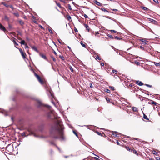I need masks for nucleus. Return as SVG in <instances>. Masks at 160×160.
<instances>
[{
	"label": "nucleus",
	"mask_w": 160,
	"mask_h": 160,
	"mask_svg": "<svg viewBox=\"0 0 160 160\" xmlns=\"http://www.w3.org/2000/svg\"><path fill=\"white\" fill-rule=\"evenodd\" d=\"M155 158L157 160H160V158L158 157H156Z\"/></svg>",
	"instance_id": "nucleus-40"
},
{
	"label": "nucleus",
	"mask_w": 160,
	"mask_h": 160,
	"mask_svg": "<svg viewBox=\"0 0 160 160\" xmlns=\"http://www.w3.org/2000/svg\"><path fill=\"white\" fill-rule=\"evenodd\" d=\"M96 58L97 59H98V60H100L101 59V58L99 57L98 56H97L96 57Z\"/></svg>",
	"instance_id": "nucleus-34"
},
{
	"label": "nucleus",
	"mask_w": 160,
	"mask_h": 160,
	"mask_svg": "<svg viewBox=\"0 0 160 160\" xmlns=\"http://www.w3.org/2000/svg\"><path fill=\"white\" fill-rule=\"evenodd\" d=\"M136 83L139 86H142L143 84V83L141 81H138Z\"/></svg>",
	"instance_id": "nucleus-12"
},
{
	"label": "nucleus",
	"mask_w": 160,
	"mask_h": 160,
	"mask_svg": "<svg viewBox=\"0 0 160 160\" xmlns=\"http://www.w3.org/2000/svg\"><path fill=\"white\" fill-rule=\"evenodd\" d=\"M84 25L85 26V27L86 28V29L87 30L88 32H89L90 30V28L89 26L88 25H87L86 24H84Z\"/></svg>",
	"instance_id": "nucleus-11"
},
{
	"label": "nucleus",
	"mask_w": 160,
	"mask_h": 160,
	"mask_svg": "<svg viewBox=\"0 0 160 160\" xmlns=\"http://www.w3.org/2000/svg\"><path fill=\"white\" fill-rule=\"evenodd\" d=\"M101 10L105 12H108V11L104 8H101Z\"/></svg>",
	"instance_id": "nucleus-16"
},
{
	"label": "nucleus",
	"mask_w": 160,
	"mask_h": 160,
	"mask_svg": "<svg viewBox=\"0 0 160 160\" xmlns=\"http://www.w3.org/2000/svg\"><path fill=\"white\" fill-rule=\"evenodd\" d=\"M152 153H153V154L155 155H158V153L156 151H155L154 150H153L152 151Z\"/></svg>",
	"instance_id": "nucleus-21"
},
{
	"label": "nucleus",
	"mask_w": 160,
	"mask_h": 160,
	"mask_svg": "<svg viewBox=\"0 0 160 160\" xmlns=\"http://www.w3.org/2000/svg\"><path fill=\"white\" fill-rule=\"evenodd\" d=\"M142 41V45H144L146 44V43L145 42L143 41Z\"/></svg>",
	"instance_id": "nucleus-36"
},
{
	"label": "nucleus",
	"mask_w": 160,
	"mask_h": 160,
	"mask_svg": "<svg viewBox=\"0 0 160 160\" xmlns=\"http://www.w3.org/2000/svg\"><path fill=\"white\" fill-rule=\"evenodd\" d=\"M19 51L21 53V54L22 56V57H23V58H25L26 54L23 52L22 50L21 49H19Z\"/></svg>",
	"instance_id": "nucleus-6"
},
{
	"label": "nucleus",
	"mask_w": 160,
	"mask_h": 160,
	"mask_svg": "<svg viewBox=\"0 0 160 160\" xmlns=\"http://www.w3.org/2000/svg\"><path fill=\"white\" fill-rule=\"evenodd\" d=\"M97 133L98 135H100L101 134L99 132H97Z\"/></svg>",
	"instance_id": "nucleus-53"
},
{
	"label": "nucleus",
	"mask_w": 160,
	"mask_h": 160,
	"mask_svg": "<svg viewBox=\"0 0 160 160\" xmlns=\"http://www.w3.org/2000/svg\"><path fill=\"white\" fill-rule=\"evenodd\" d=\"M33 22H34V23H35L36 24H37L38 23L37 21L35 20L33 21Z\"/></svg>",
	"instance_id": "nucleus-49"
},
{
	"label": "nucleus",
	"mask_w": 160,
	"mask_h": 160,
	"mask_svg": "<svg viewBox=\"0 0 160 160\" xmlns=\"http://www.w3.org/2000/svg\"><path fill=\"white\" fill-rule=\"evenodd\" d=\"M73 132L77 136H78V135H77V133L76 132H75V131H73Z\"/></svg>",
	"instance_id": "nucleus-50"
},
{
	"label": "nucleus",
	"mask_w": 160,
	"mask_h": 160,
	"mask_svg": "<svg viewBox=\"0 0 160 160\" xmlns=\"http://www.w3.org/2000/svg\"><path fill=\"white\" fill-rule=\"evenodd\" d=\"M107 36H108V37L110 38V39H113V36L112 35H111L110 34H108L107 35Z\"/></svg>",
	"instance_id": "nucleus-20"
},
{
	"label": "nucleus",
	"mask_w": 160,
	"mask_h": 160,
	"mask_svg": "<svg viewBox=\"0 0 160 160\" xmlns=\"http://www.w3.org/2000/svg\"><path fill=\"white\" fill-rule=\"evenodd\" d=\"M22 136H26L25 135V132L22 133Z\"/></svg>",
	"instance_id": "nucleus-44"
},
{
	"label": "nucleus",
	"mask_w": 160,
	"mask_h": 160,
	"mask_svg": "<svg viewBox=\"0 0 160 160\" xmlns=\"http://www.w3.org/2000/svg\"><path fill=\"white\" fill-rule=\"evenodd\" d=\"M66 18L69 21H70V20L71 19V17L69 14L67 15Z\"/></svg>",
	"instance_id": "nucleus-14"
},
{
	"label": "nucleus",
	"mask_w": 160,
	"mask_h": 160,
	"mask_svg": "<svg viewBox=\"0 0 160 160\" xmlns=\"http://www.w3.org/2000/svg\"><path fill=\"white\" fill-rule=\"evenodd\" d=\"M133 153L136 154H138L137 152L135 150H133Z\"/></svg>",
	"instance_id": "nucleus-39"
},
{
	"label": "nucleus",
	"mask_w": 160,
	"mask_h": 160,
	"mask_svg": "<svg viewBox=\"0 0 160 160\" xmlns=\"http://www.w3.org/2000/svg\"><path fill=\"white\" fill-rule=\"evenodd\" d=\"M95 3L98 5L99 6H101L102 5V4L100 3V2H98L97 1H96V2Z\"/></svg>",
	"instance_id": "nucleus-18"
},
{
	"label": "nucleus",
	"mask_w": 160,
	"mask_h": 160,
	"mask_svg": "<svg viewBox=\"0 0 160 160\" xmlns=\"http://www.w3.org/2000/svg\"><path fill=\"white\" fill-rule=\"evenodd\" d=\"M143 118L145 119H146V120H149V119L148 118V117L146 115H145V114L144 115Z\"/></svg>",
	"instance_id": "nucleus-26"
},
{
	"label": "nucleus",
	"mask_w": 160,
	"mask_h": 160,
	"mask_svg": "<svg viewBox=\"0 0 160 160\" xmlns=\"http://www.w3.org/2000/svg\"><path fill=\"white\" fill-rule=\"evenodd\" d=\"M112 71L113 73H115L116 74H117L118 73L117 71L116 70H112Z\"/></svg>",
	"instance_id": "nucleus-31"
},
{
	"label": "nucleus",
	"mask_w": 160,
	"mask_h": 160,
	"mask_svg": "<svg viewBox=\"0 0 160 160\" xmlns=\"http://www.w3.org/2000/svg\"><path fill=\"white\" fill-rule=\"evenodd\" d=\"M48 116L49 117H52L53 116V117L55 118H57L56 117V113L54 112L53 111H51L50 113L48 114Z\"/></svg>",
	"instance_id": "nucleus-3"
},
{
	"label": "nucleus",
	"mask_w": 160,
	"mask_h": 160,
	"mask_svg": "<svg viewBox=\"0 0 160 160\" xmlns=\"http://www.w3.org/2000/svg\"><path fill=\"white\" fill-rule=\"evenodd\" d=\"M68 9L70 10H72V8H71V5H70V4H68Z\"/></svg>",
	"instance_id": "nucleus-28"
},
{
	"label": "nucleus",
	"mask_w": 160,
	"mask_h": 160,
	"mask_svg": "<svg viewBox=\"0 0 160 160\" xmlns=\"http://www.w3.org/2000/svg\"><path fill=\"white\" fill-rule=\"evenodd\" d=\"M114 37H115V38L116 39H120V38H118V37L117 36H114Z\"/></svg>",
	"instance_id": "nucleus-43"
},
{
	"label": "nucleus",
	"mask_w": 160,
	"mask_h": 160,
	"mask_svg": "<svg viewBox=\"0 0 160 160\" xmlns=\"http://www.w3.org/2000/svg\"><path fill=\"white\" fill-rule=\"evenodd\" d=\"M0 29L1 30L4 31L5 33L6 32H7V30L2 25L1 23H0Z\"/></svg>",
	"instance_id": "nucleus-5"
},
{
	"label": "nucleus",
	"mask_w": 160,
	"mask_h": 160,
	"mask_svg": "<svg viewBox=\"0 0 160 160\" xmlns=\"http://www.w3.org/2000/svg\"><path fill=\"white\" fill-rule=\"evenodd\" d=\"M152 104H154L155 105H156L157 103L154 101H152Z\"/></svg>",
	"instance_id": "nucleus-47"
},
{
	"label": "nucleus",
	"mask_w": 160,
	"mask_h": 160,
	"mask_svg": "<svg viewBox=\"0 0 160 160\" xmlns=\"http://www.w3.org/2000/svg\"><path fill=\"white\" fill-rule=\"evenodd\" d=\"M109 88H110V89H111L112 90H114V88L112 86H110Z\"/></svg>",
	"instance_id": "nucleus-32"
},
{
	"label": "nucleus",
	"mask_w": 160,
	"mask_h": 160,
	"mask_svg": "<svg viewBox=\"0 0 160 160\" xmlns=\"http://www.w3.org/2000/svg\"><path fill=\"white\" fill-rule=\"evenodd\" d=\"M80 43L82 47H84V48L85 47L86 44L85 43H83L82 42H81Z\"/></svg>",
	"instance_id": "nucleus-24"
},
{
	"label": "nucleus",
	"mask_w": 160,
	"mask_h": 160,
	"mask_svg": "<svg viewBox=\"0 0 160 160\" xmlns=\"http://www.w3.org/2000/svg\"><path fill=\"white\" fill-rule=\"evenodd\" d=\"M41 28L42 29H43V28L42 26H41Z\"/></svg>",
	"instance_id": "nucleus-63"
},
{
	"label": "nucleus",
	"mask_w": 160,
	"mask_h": 160,
	"mask_svg": "<svg viewBox=\"0 0 160 160\" xmlns=\"http://www.w3.org/2000/svg\"><path fill=\"white\" fill-rule=\"evenodd\" d=\"M149 160H153V159H152L151 158L149 159Z\"/></svg>",
	"instance_id": "nucleus-64"
},
{
	"label": "nucleus",
	"mask_w": 160,
	"mask_h": 160,
	"mask_svg": "<svg viewBox=\"0 0 160 160\" xmlns=\"http://www.w3.org/2000/svg\"><path fill=\"white\" fill-rule=\"evenodd\" d=\"M41 56L44 59H46V58L45 55L42 54L41 55Z\"/></svg>",
	"instance_id": "nucleus-29"
},
{
	"label": "nucleus",
	"mask_w": 160,
	"mask_h": 160,
	"mask_svg": "<svg viewBox=\"0 0 160 160\" xmlns=\"http://www.w3.org/2000/svg\"><path fill=\"white\" fill-rule=\"evenodd\" d=\"M117 144L118 145H120L118 141H117Z\"/></svg>",
	"instance_id": "nucleus-59"
},
{
	"label": "nucleus",
	"mask_w": 160,
	"mask_h": 160,
	"mask_svg": "<svg viewBox=\"0 0 160 160\" xmlns=\"http://www.w3.org/2000/svg\"><path fill=\"white\" fill-rule=\"evenodd\" d=\"M10 6V8H12V10H13V12H14V11H15H15H14V10H16V8H14L12 6V5H10V6Z\"/></svg>",
	"instance_id": "nucleus-22"
},
{
	"label": "nucleus",
	"mask_w": 160,
	"mask_h": 160,
	"mask_svg": "<svg viewBox=\"0 0 160 160\" xmlns=\"http://www.w3.org/2000/svg\"><path fill=\"white\" fill-rule=\"evenodd\" d=\"M57 5L58 7H59L60 8H62V7L61 6V4L60 3H57Z\"/></svg>",
	"instance_id": "nucleus-27"
},
{
	"label": "nucleus",
	"mask_w": 160,
	"mask_h": 160,
	"mask_svg": "<svg viewBox=\"0 0 160 160\" xmlns=\"http://www.w3.org/2000/svg\"><path fill=\"white\" fill-rule=\"evenodd\" d=\"M6 149L9 152H11L13 151V147L12 145L8 144L6 148Z\"/></svg>",
	"instance_id": "nucleus-2"
},
{
	"label": "nucleus",
	"mask_w": 160,
	"mask_h": 160,
	"mask_svg": "<svg viewBox=\"0 0 160 160\" xmlns=\"http://www.w3.org/2000/svg\"><path fill=\"white\" fill-rule=\"evenodd\" d=\"M135 63L137 65H139L140 64V62L137 61H135Z\"/></svg>",
	"instance_id": "nucleus-30"
},
{
	"label": "nucleus",
	"mask_w": 160,
	"mask_h": 160,
	"mask_svg": "<svg viewBox=\"0 0 160 160\" xmlns=\"http://www.w3.org/2000/svg\"><path fill=\"white\" fill-rule=\"evenodd\" d=\"M110 90L108 89H107L106 90V92L109 93H110Z\"/></svg>",
	"instance_id": "nucleus-42"
},
{
	"label": "nucleus",
	"mask_w": 160,
	"mask_h": 160,
	"mask_svg": "<svg viewBox=\"0 0 160 160\" xmlns=\"http://www.w3.org/2000/svg\"><path fill=\"white\" fill-rule=\"evenodd\" d=\"M113 10L114 11H118V10L115 9H113Z\"/></svg>",
	"instance_id": "nucleus-54"
},
{
	"label": "nucleus",
	"mask_w": 160,
	"mask_h": 160,
	"mask_svg": "<svg viewBox=\"0 0 160 160\" xmlns=\"http://www.w3.org/2000/svg\"><path fill=\"white\" fill-rule=\"evenodd\" d=\"M2 4H3V5H4V6H5L7 8H8L9 6L6 3L4 2H2Z\"/></svg>",
	"instance_id": "nucleus-17"
},
{
	"label": "nucleus",
	"mask_w": 160,
	"mask_h": 160,
	"mask_svg": "<svg viewBox=\"0 0 160 160\" xmlns=\"http://www.w3.org/2000/svg\"><path fill=\"white\" fill-rule=\"evenodd\" d=\"M32 48L35 51H36L37 52H38V50L37 48L35 46H31Z\"/></svg>",
	"instance_id": "nucleus-9"
},
{
	"label": "nucleus",
	"mask_w": 160,
	"mask_h": 160,
	"mask_svg": "<svg viewBox=\"0 0 160 160\" xmlns=\"http://www.w3.org/2000/svg\"><path fill=\"white\" fill-rule=\"evenodd\" d=\"M6 112V111L3 110V111H2V113Z\"/></svg>",
	"instance_id": "nucleus-62"
},
{
	"label": "nucleus",
	"mask_w": 160,
	"mask_h": 160,
	"mask_svg": "<svg viewBox=\"0 0 160 160\" xmlns=\"http://www.w3.org/2000/svg\"><path fill=\"white\" fill-rule=\"evenodd\" d=\"M153 63L157 66H160V63L158 62H153Z\"/></svg>",
	"instance_id": "nucleus-15"
},
{
	"label": "nucleus",
	"mask_w": 160,
	"mask_h": 160,
	"mask_svg": "<svg viewBox=\"0 0 160 160\" xmlns=\"http://www.w3.org/2000/svg\"><path fill=\"white\" fill-rule=\"evenodd\" d=\"M63 126L62 125V123L59 120H58L56 126L53 129H55L58 133L59 136L57 138H60L62 140L64 139L63 136Z\"/></svg>",
	"instance_id": "nucleus-1"
},
{
	"label": "nucleus",
	"mask_w": 160,
	"mask_h": 160,
	"mask_svg": "<svg viewBox=\"0 0 160 160\" xmlns=\"http://www.w3.org/2000/svg\"><path fill=\"white\" fill-rule=\"evenodd\" d=\"M95 158V159L96 160H99V159H98V158Z\"/></svg>",
	"instance_id": "nucleus-60"
},
{
	"label": "nucleus",
	"mask_w": 160,
	"mask_h": 160,
	"mask_svg": "<svg viewBox=\"0 0 160 160\" xmlns=\"http://www.w3.org/2000/svg\"><path fill=\"white\" fill-rule=\"evenodd\" d=\"M109 31L111 33H117V35L119 34V33L117 32L115 30H109Z\"/></svg>",
	"instance_id": "nucleus-13"
},
{
	"label": "nucleus",
	"mask_w": 160,
	"mask_h": 160,
	"mask_svg": "<svg viewBox=\"0 0 160 160\" xmlns=\"http://www.w3.org/2000/svg\"><path fill=\"white\" fill-rule=\"evenodd\" d=\"M74 31H75V32H78V30H77V29L76 28V29H74Z\"/></svg>",
	"instance_id": "nucleus-56"
},
{
	"label": "nucleus",
	"mask_w": 160,
	"mask_h": 160,
	"mask_svg": "<svg viewBox=\"0 0 160 160\" xmlns=\"http://www.w3.org/2000/svg\"><path fill=\"white\" fill-rule=\"evenodd\" d=\"M46 106L49 108H51V106H50L47 105Z\"/></svg>",
	"instance_id": "nucleus-51"
},
{
	"label": "nucleus",
	"mask_w": 160,
	"mask_h": 160,
	"mask_svg": "<svg viewBox=\"0 0 160 160\" xmlns=\"http://www.w3.org/2000/svg\"><path fill=\"white\" fill-rule=\"evenodd\" d=\"M113 136L115 137H118L119 136H118V135L117 134H113Z\"/></svg>",
	"instance_id": "nucleus-38"
},
{
	"label": "nucleus",
	"mask_w": 160,
	"mask_h": 160,
	"mask_svg": "<svg viewBox=\"0 0 160 160\" xmlns=\"http://www.w3.org/2000/svg\"><path fill=\"white\" fill-rule=\"evenodd\" d=\"M19 22L20 24L22 26L24 24V22L22 20H19Z\"/></svg>",
	"instance_id": "nucleus-19"
},
{
	"label": "nucleus",
	"mask_w": 160,
	"mask_h": 160,
	"mask_svg": "<svg viewBox=\"0 0 160 160\" xmlns=\"http://www.w3.org/2000/svg\"><path fill=\"white\" fill-rule=\"evenodd\" d=\"M146 85L148 87H151L152 86L150 85H148V84H146Z\"/></svg>",
	"instance_id": "nucleus-48"
},
{
	"label": "nucleus",
	"mask_w": 160,
	"mask_h": 160,
	"mask_svg": "<svg viewBox=\"0 0 160 160\" xmlns=\"http://www.w3.org/2000/svg\"><path fill=\"white\" fill-rule=\"evenodd\" d=\"M84 17L85 18H88V16L85 14H84Z\"/></svg>",
	"instance_id": "nucleus-41"
},
{
	"label": "nucleus",
	"mask_w": 160,
	"mask_h": 160,
	"mask_svg": "<svg viewBox=\"0 0 160 160\" xmlns=\"http://www.w3.org/2000/svg\"><path fill=\"white\" fill-rule=\"evenodd\" d=\"M96 35L97 36L98 34H99L98 32H95Z\"/></svg>",
	"instance_id": "nucleus-55"
},
{
	"label": "nucleus",
	"mask_w": 160,
	"mask_h": 160,
	"mask_svg": "<svg viewBox=\"0 0 160 160\" xmlns=\"http://www.w3.org/2000/svg\"><path fill=\"white\" fill-rule=\"evenodd\" d=\"M15 12H12V14L15 16L18 17L19 16L18 12L16 10H15Z\"/></svg>",
	"instance_id": "nucleus-7"
},
{
	"label": "nucleus",
	"mask_w": 160,
	"mask_h": 160,
	"mask_svg": "<svg viewBox=\"0 0 160 160\" xmlns=\"http://www.w3.org/2000/svg\"><path fill=\"white\" fill-rule=\"evenodd\" d=\"M90 87L91 88H92V83H91L90 84Z\"/></svg>",
	"instance_id": "nucleus-57"
},
{
	"label": "nucleus",
	"mask_w": 160,
	"mask_h": 160,
	"mask_svg": "<svg viewBox=\"0 0 160 160\" xmlns=\"http://www.w3.org/2000/svg\"><path fill=\"white\" fill-rule=\"evenodd\" d=\"M140 48H141L142 49H143V48L142 46H141Z\"/></svg>",
	"instance_id": "nucleus-61"
},
{
	"label": "nucleus",
	"mask_w": 160,
	"mask_h": 160,
	"mask_svg": "<svg viewBox=\"0 0 160 160\" xmlns=\"http://www.w3.org/2000/svg\"><path fill=\"white\" fill-rule=\"evenodd\" d=\"M20 43H21V44L22 45H24L25 48H28V46L27 45L25 44V41H21V42Z\"/></svg>",
	"instance_id": "nucleus-8"
},
{
	"label": "nucleus",
	"mask_w": 160,
	"mask_h": 160,
	"mask_svg": "<svg viewBox=\"0 0 160 160\" xmlns=\"http://www.w3.org/2000/svg\"><path fill=\"white\" fill-rule=\"evenodd\" d=\"M58 41V42H59L60 43H62V41H60V40H59V41Z\"/></svg>",
	"instance_id": "nucleus-58"
},
{
	"label": "nucleus",
	"mask_w": 160,
	"mask_h": 160,
	"mask_svg": "<svg viewBox=\"0 0 160 160\" xmlns=\"http://www.w3.org/2000/svg\"><path fill=\"white\" fill-rule=\"evenodd\" d=\"M37 105L38 107H40L42 105V102L39 100H38L37 101Z\"/></svg>",
	"instance_id": "nucleus-10"
},
{
	"label": "nucleus",
	"mask_w": 160,
	"mask_h": 160,
	"mask_svg": "<svg viewBox=\"0 0 160 160\" xmlns=\"http://www.w3.org/2000/svg\"><path fill=\"white\" fill-rule=\"evenodd\" d=\"M151 21L153 22H156V21L155 20L152 19H151Z\"/></svg>",
	"instance_id": "nucleus-46"
},
{
	"label": "nucleus",
	"mask_w": 160,
	"mask_h": 160,
	"mask_svg": "<svg viewBox=\"0 0 160 160\" xmlns=\"http://www.w3.org/2000/svg\"><path fill=\"white\" fill-rule=\"evenodd\" d=\"M13 42L15 45H18V43L16 42V41H13Z\"/></svg>",
	"instance_id": "nucleus-35"
},
{
	"label": "nucleus",
	"mask_w": 160,
	"mask_h": 160,
	"mask_svg": "<svg viewBox=\"0 0 160 160\" xmlns=\"http://www.w3.org/2000/svg\"><path fill=\"white\" fill-rule=\"evenodd\" d=\"M35 75L36 77L37 78V79H38L39 82L42 84H43V82L42 81V80L41 79L40 77H39V76L36 73L35 74Z\"/></svg>",
	"instance_id": "nucleus-4"
},
{
	"label": "nucleus",
	"mask_w": 160,
	"mask_h": 160,
	"mask_svg": "<svg viewBox=\"0 0 160 160\" xmlns=\"http://www.w3.org/2000/svg\"><path fill=\"white\" fill-rule=\"evenodd\" d=\"M101 66H103L104 65V63H103V62H101Z\"/></svg>",
	"instance_id": "nucleus-52"
},
{
	"label": "nucleus",
	"mask_w": 160,
	"mask_h": 160,
	"mask_svg": "<svg viewBox=\"0 0 160 160\" xmlns=\"http://www.w3.org/2000/svg\"><path fill=\"white\" fill-rule=\"evenodd\" d=\"M69 68L70 70L71 71V72H73V68H72V67L71 66H70V67H69Z\"/></svg>",
	"instance_id": "nucleus-33"
},
{
	"label": "nucleus",
	"mask_w": 160,
	"mask_h": 160,
	"mask_svg": "<svg viewBox=\"0 0 160 160\" xmlns=\"http://www.w3.org/2000/svg\"><path fill=\"white\" fill-rule=\"evenodd\" d=\"M48 30L51 33H53V32L51 28H48Z\"/></svg>",
	"instance_id": "nucleus-25"
},
{
	"label": "nucleus",
	"mask_w": 160,
	"mask_h": 160,
	"mask_svg": "<svg viewBox=\"0 0 160 160\" xmlns=\"http://www.w3.org/2000/svg\"><path fill=\"white\" fill-rule=\"evenodd\" d=\"M153 1L155 2L156 3H158V0H153Z\"/></svg>",
	"instance_id": "nucleus-45"
},
{
	"label": "nucleus",
	"mask_w": 160,
	"mask_h": 160,
	"mask_svg": "<svg viewBox=\"0 0 160 160\" xmlns=\"http://www.w3.org/2000/svg\"><path fill=\"white\" fill-rule=\"evenodd\" d=\"M132 110L136 112L138 111V108L136 107H133L132 108Z\"/></svg>",
	"instance_id": "nucleus-23"
},
{
	"label": "nucleus",
	"mask_w": 160,
	"mask_h": 160,
	"mask_svg": "<svg viewBox=\"0 0 160 160\" xmlns=\"http://www.w3.org/2000/svg\"><path fill=\"white\" fill-rule=\"evenodd\" d=\"M143 9L145 10H147L148 9L146 7H143Z\"/></svg>",
	"instance_id": "nucleus-37"
}]
</instances>
